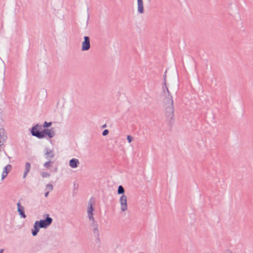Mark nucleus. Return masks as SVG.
<instances>
[{
    "instance_id": "obj_1",
    "label": "nucleus",
    "mask_w": 253,
    "mask_h": 253,
    "mask_svg": "<svg viewBox=\"0 0 253 253\" xmlns=\"http://www.w3.org/2000/svg\"><path fill=\"white\" fill-rule=\"evenodd\" d=\"M94 199L93 198H91L88 202L87 205V217L89 219V220L90 221H93L95 219L93 216V211H94V208H93V204H94Z\"/></svg>"
},
{
    "instance_id": "obj_2",
    "label": "nucleus",
    "mask_w": 253,
    "mask_h": 253,
    "mask_svg": "<svg viewBox=\"0 0 253 253\" xmlns=\"http://www.w3.org/2000/svg\"><path fill=\"white\" fill-rule=\"evenodd\" d=\"M90 226L92 227V232L93 236L96 239V243L100 242V234L98 230V224L95 220L93 221H91Z\"/></svg>"
},
{
    "instance_id": "obj_3",
    "label": "nucleus",
    "mask_w": 253,
    "mask_h": 253,
    "mask_svg": "<svg viewBox=\"0 0 253 253\" xmlns=\"http://www.w3.org/2000/svg\"><path fill=\"white\" fill-rule=\"evenodd\" d=\"M41 128V126L37 124L34 126L31 129V134L33 136L37 137L38 138H43V133L42 131H39L38 128Z\"/></svg>"
},
{
    "instance_id": "obj_4",
    "label": "nucleus",
    "mask_w": 253,
    "mask_h": 253,
    "mask_svg": "<svg viewBox=\"0 0 253 253\" xmlns=\"http://www.w3.org/2000/svg\"><path fill=\"white\" fill-rule=\"evenodd\" d=\"M47 216L44 220H40L38 221V223L41 228H46L49 226L52 222V218L49 216L48 214H46Z\"/></svg>"
},
{
    "instance_id": "obj_5",
    "label": "nucleus",
    "mask_w": 253,
    "mask_h": 253,
    "mask_svg": "<svg viewBox=\"0 0 253 253\" xmlns=\"http://www.w3.org/2000/svg\"><path fill=\"white\" fill-rule=\"evenodd\" d=\"M165 116L169 120H172L174 116V105L164 106Z\"/></svg>"
},
{
    "instance_id": "obj_6",
    "label": "nucleus",
    "mask_w": 253,
    "mask_h": 253,
    "mask_svg": "<svg viewBox=\"0 0 253 253\" xmlns=\"http://www.w3.org/2000/svg\"><path fill=\"white\" fill-rule=\"evenodd\" d=\"M121 205V210L122 211H125L127 210V197L126 195H122L119 200Z\"/></svg>"
},
{
    "instance_id": "obj_7",
    "label": "nucleus",
    "mask_w": 253,
    "mask_h": 253,
    "mask_svg": "<svg viewBox=\"0 0 253 253\" xmlns=\"http://www.w3.org/2000/svg\"><path fill=\"white\" fill-rule=\"evenodd\" d=\"M84 41L82 44V50L86 51L88 50L90 47V38L87 36H85L84 38Z\"/></svg>"
},
{
    "instance_id": "obj_8",
    "label": "nucleus",
    "mask_w": 253,
    "mask_h": 253,
    "mask_svg": "<svg viewBox=\"0 0 253 253\" xmlns=\"http://www.w3.org/2000/svg\"><path fill=\"white\" fill-rule=\"evenodd\" d=\"M164 106L173 105V97L171 94L164 96Z\"/></svg>"
},
{
    "instance_id": "obj_9",
    "label": "nucleus",
    "mask_w": 253,
    "mask_h": 253,
    "mask_svg": "<svg viewBox=\"0 0 253 253\" xmlns=\"http://www.w3.org/2000/svg\"><path fill=\"white\" fill-rule=\"evenodd\" d=\"M45 152L44 156L46 159L50 160V159L54 157V154L53 150H50L48 148H46L45 149Z\"/></svg>"
},
{
    "instance_id": "obj_10",
    "label": "nucleus",
    "mask_w": 253,
    "mask_h": 253,
    "mask_svg": "<svg viewBox=\"0 0 253 253\" xmlns=\"http://www.w3.org/2000/svg\"><path fill=\"white\" fill-rule=\"evenodd\" d=\"M17 211L18 212L21 217L25 218L26 215L24 212V208L23 207L20 202L17 204Z\"/></svg>"
},
{
    "instance_id": "obj_11",
    "label": "nucleus",
    "mask_w": 253,
    "mask_h": 253,
    "mask_svg": "<svg viewBox=\"0 0 253 253\" xmlns=\"http://www.w3.org/2000/svg\"><path fill=\"white\" fill-rule=\"evenodd\" d=\"M40 228H41L39 225L38 221H36L34 224V229L32 230V234L33 236H35L37 235Z\"/></svg>"
},
{
    "instance_id": "obj_12",
    "label": "nucleus",
    "mask_w": 253,
    "mask_h": 253,
    "mask_svg": "<svg viewBox=\"0 0 253 253\" xmlns=\"http://www.w3.org/2000/svg\"><path fill=\"white\" fill-rule=\"evenodd\" d=\"M80 162L77 159L73 158L69 161V165L72 168H77Z\"/></svg>"
},
{
    "instance_id": "obj_13",
    "label": "nucleus",
    "mask_w": 253,
    "mask_h": 253,
    "mask_svg": "<svg viewBox=\"0 0 253 253\" xmlns=\"http://www.w3.org/2000/svg\"><path fill=\"white\" fill-rule=\"evenodd\" d=\"M42 132L43 133V137L45 135H47L49 138H52L55 135L54 131L48 129H44Z\"/></svg>"
},
{
    "instance_id": "obj_14",
    "label": "nucleus",
    "mask_w": 253,
    "mask_h": 253,
    "mask_svg": "<svg viewBox=\"0 0 253 253\" xmlns=\"http://www.w3.org/2000/svg\"><path fill=\"white\" fill-rule=\"evenodd\" d=\"M137 11L138 13L142 14L144 13L143 3L142 0H137Z\"/></svg>"
},
{
    "instance_id": "obj_15",
    "label": "nucleus",
    "mask_w": 253,
    "mask_h": 253,
    "mask_svg": "<svg viewBox=\"0 0 253 253\" xmlns=\"http://www.w3.org/2000/svg\"><path fill=\"white\" fill-rule=\"evenodd\" d=\"M31 169V164L29 162H27L25 164V170L23 174V178H25Z\"/></svg>"
},
{
    "instance_id": "obj_16",
    "label": "nucleus",
    "mask_w": 253,
    "mask_h": 253,
    "mask_svg": "<svg viewBox=\"0 0 253 253\" xmlns=\"http://www.w3.org/2000/svg\"><path fill=\"white\" fill-rule=\"evenodd\" d=\"M6 138L5 130L3 128H0V143L4 141Z\"/></svg>"
},
{
    "instance_id": "obj_17",
    "label": "nucleus",
    "mask_w": 253,
    "mask_h": 253,
    "mask_svg": "<svg viewBox=\"0 0 253 253\" xmlns=\"http://www.w3.org/2000/svg\"><path fill=\"white\" fill-rule=\"evenodd\" d=\"M163 88L164 96H167L168 95L171 94L170 92L169 91L168 87L167 86L166 83V79H165V82L164 83Z\"/></svg>"
},
{
    "instance_id": "obj_18",
    "label": "nucleus",
    "mask_w": 253,
    "mask_h": 253,
    "mask_svg": "<svg viewBox=\"0 0 253 253\" xmlns=\"http://www.w3.org/2000/svg\"><path fill=\"white\" fill-rule=\"evenodd\" d=\"M53 164V162L49 160L44 164L43 166L46 169H49L50 168L52 167Z\"/></svg>"
},
{
    "instance_id": "obj_19",
    "label": "nucleus",
    "mask_w": 253,
    "mask_h": 253,
    "mask_svg": "<svg viewBox=\"0 0 253 253\" xmlns=\"http://www.w3.org/2000/svg\"><path fill=\"white\" fill-rule=\"evenodd\" d=\"M124 192H125V189L124 188V187L122 186V185H120L119 187H118V194H124Z\"/></svg>"
},
{
    "instance_id": "obj_20",
    "label": "nucleus",
    "mask_w": 253,
    "mask_h": 253,
    "mask_svg": "<svg viewBox=\"0 0 253 253\" xmlns=\"http://www.w3.org/2000/svg\"><path fill=\"white\" fill-rule=\"evenodd\" d=\"M11 168H12V167L10 165H6L4 168H3V170L4 171H8V172H10V171L11 170Z\"/></svg>"
},
{
    "instance_id": "obj_21",
    "label": "nucleus",
    "mask_w": 253,
    "mask_h": 253,
    "mask_svg": "<svg viewBox=\"0 0 253 253\" xmlns=\"http://www.w3.org/2000/svg\"><path fill=\"white\" fill-rule=\"evenodd\" d=\"M41 176L43 178H47V177H49L50 176V174L48 172H41Z\"/></svg>"
},
{
    "instance_id": "obj_22",
    "label": "nucleus",
    "mask_w": 253,
    "mask_h": 253,
    "mask_svg": "<svg viewBox=\"0 0 253 253\" xmlns=\"http://www.w3.org/2000/svg\"><path fill=\"white\" fill-rule=\"evenodd\" d=\"M8 171H4L3 170L2 175H1V179L2 180L4 178H5L7 176V175L8 174Z\"/></svg>"
},
{
    "instance_id": "obj_23",
    "label": "nucleus",
    "mask_w": 253,
    "mask_h": 253,
    "mask_svg": "<svg viewBox=\"0 0 253 253\" xmlns=\"http://www.w3.org/2000/svg\"><path fill=\"white\" fill-rule=\"evenodd\" d=\"M51 125V122H44L43 125V127H48L49 126H50Z\"/></svg>"
},
{
    "instance_id": "obj_24",
    "label": "nucleus",
    "mask_w": 253,
    "mask_h": 253,
    "mask_svg": "<svg viewBox=\"0 0 253 253\" xmlns=\"http://www.w3.org/2000/svg\"><path fill=\"white\" fill-rule=\"evenodd\" d=\"M46 188H48L50 191H51L53 189V186L52 184H47L46 185Z\"/></svg>"
},
{
    "instance_id": "obj_25",
    "label": "nucleus",
    "mask_w": 253,
    "mask_h": 253,
    "mask_svg": "<svg viewBox=\"0 0 253 253\" xmlns=\"http://www.w3.org/2000/svg\"><path fill=\"white\" fill-rule=\"evenodd\" d=\"M127 140L129 143H130L133 140V137L130 135H127Z\"/></svg>"
},
{
    "instance_id": "obj_26",
    "label": "nucleus",
    "mask_w": 253,
    "mask_h": 253,
    "mask_svg": "<svg viewBox=\"0 0 253 253\" xmlns=\"http://www.w3.org/2000/svg\"><path fill=\"white\" fill-rule=\"evenodd\" d=\"M109 133V130L108 129H105L103 130V132H102V135L103 136H105L106 135H107Z\"/></svg>"
},
{
    "instance_id": "obj_27",
    "label": "nucleus",
    "mask_w": 253,
    "mask_h": 253,
    "mask_svg": "<svg viewBox=\"0 0 253 253\" xmlns=\"http://www.w3.org/2000/svg\"><path fill=\"white\" fill-rule=\"evenodd\" d=\"M48 194H49V192H46L45 194H44V196L45 197H47L48 195Z\"/></svg>"
},
{
    "instance_id": "obj_28",
    "label": "nucleus",
    "mask_w": 253,
    "mask_h": 253,
    "mask_svg": "<svg viewBox=\"0 0 253 253\" xmlns=\"http://www.w3.org/2000/svg\"><path fill=\"white\" fill-rule=\"evenodd\" d=\"M57 168H55V169L54 170V172H57Z\"/></svg>"
},
{
    "instance_id": "obj_29",
    "label": "nucleus",
    "mask_w": 253,
    "mask_h": 253,
    "mask_svg": "<svg viewBox=\"0 0 253 253\" xmlns=\"http://www.w3.org/2000/svg\"><path fill=\"white\" fill-rule=\"evenodd\" d=\"M3 251V250L2 249L0 250V253H2Z\"/></svg>"
},
{
    "instance_id": "obj_30",
    "label": "nucleus",
    "mask_w": 253,
    "mask_h": 253,
    "mask_svg": "<svg viewBox=\"0 0 253 253\" xmlns=\"http://www.w3.org/2000/svg\"><path fill=\"white\" fill-rule=\"evenodd\" d=\"M106 126V125H104L103 126H102V127L103 128H104Z\"/></svg>"
}]
</instances>
